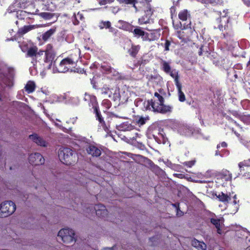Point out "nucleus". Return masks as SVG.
Returning <instances> with one entry per match:
<instances>
[{"mask_svg": "<svg viewBox=\"0 0 250 250\" xmlns=\"http://www.w3.org/2000/svg\"><path fill=\"white\" fill-rule=\"evenodd\" d=\"M216 197L220 202L230 208H233V211L236 212L239 209V200L237 201V196L234 193H225L223 192H219Z\"/></svg>", "mask_w": 250, "mask_h": 250, "instance_id": "obj_1", "label": "nucleus"}, {"mask_svg": "<svg viewBox=\"0 0 250 250\" xmlns=\"http://www.w3.org/2000/svg\"><path fill=\"white\" fill-rule=\"evenodd\" d=\"M145 108L146 110H152L161 114H166L171 113L173 109V106L170 105H166L164 103H158L156 101L153 100H148L146 103H145Z\"/></svg>", "mask_w": 250, "mask_h": 250, "instance_id": "obj_2", "label": "nucleus"}, {"mask_svg": "<svg viewBox=\"0 0 250 250\" xmlns=\"http://www.w3.org/2000/svg\"><path fill=\"white\" fill-rule=\"evenodd\" d=\"M75 66L76 65L74 63H72L69 59L65 58L62 59L58 64L56 65L55 69H54V71L59 73H65L70 69L71 71L82 74L84 72L83 69L76 68Z\"/></svg>", "mask_w": 250, "mask_h": 250, "instance_id": "obj_3", "label": "nucleus"}, {"mask_svg": "<svg viewBox=\"0 0 250 250\" xmlns=\"http://www.w3.org/2000/svg\"><path fill=\"white\" fill-rule=\"evenodd\" d=\"M58 157L60 160L66 165H71L75 162V156L71 149L62 147L59 149Z\"/></svg>", "mask_w": 250, "mask_h": 250, "instance_id": "obj_4", "label": "nucleus"}, {"mask_svg": "<svg viewBox=\"0 0 250 250\" xmlns=\"http://www.w3.org/2000/svg\"><path fill=\"white\" fill-rule=\"evenodd\" d=\"M56 57V52L53 48V46L51 43H48L46 45L45 49V57L44 62L45 63H49L48 69H50L53 66L56 68V61L55 59Z\"/></svg>", "mask_w": 250, "mask_h": 250, "instance_id": "obj_5", "label": "nucleus"}, {"mask_svg": "<svg viewBox=\"0 0 250 250\" xmlns=\"http://www.w3.org/2000/svg\"><path fill=\"white\" fill-rule=\"evenodd\" d=\"M219 17L215 20V24L217 26H214V28L219 29L220 31H223L224 29L227 30L229 22V17L228 16V10H224L223 13L218 12Z\"/></svg>", "mask_w": 250, "mask_h": 250, "instance_id": "obj_6", "label": "nucleus"}, {"mask_svg": "<svg viewBox=\"0 0 250 250\" xmlns=\"http://www.w3.org/2000/svg\"><path fill=\"white\" fill-rule=\"evenodd\" d=\"M74 235V230L69 229H62L58 233L59 238H61V240L66 246L75 242L76 239Z\"/></svg>", "mask_w": 250, "mask_h": 250, "instance_id": "obj_7", "label": "nucleus"}, {"mask_svg": "<svg viewBox=\"0 0 250 250\" xmlns=\"http://www.w3.org/2000/svg\"><path fill=\"white\" fill-rule=\"evenodd\" d=\"M16 209L15 204L11 201H6L0 204V218L7 217L12 214Z\"/></svg>", "mask_w": 250, "mask_h": 250, "instance_id": "obj_8", "label": "nucleus"}, {"mask_svg": "<svg viewBox=\"0 0 250 250\" xmlns=\"http://www.w3.org/2000/svg\"><path fill=\"white\" fill-rule=\"evenodd\" d=\"M173 24L174 28L176 30L181 29L176 32L177 37L181 40V42L184 43H186L188 41H190V36L189 33L187 31L188 29L184 28V25H183L181 21L177 24Z\"/></svg>", "mask_w": 250, "mask_h": 250, "instance_id": "obj_9", "label": "nucleus"}, {"mask_svg": "<svg viewBox=\"0 0 250 250\" xmlns=\"http://www.w3.org/2000/svg\"><path fill=\"white\" fill-rule=\"evenodd\" d=\"M178 18L182 22H186L183 24L184 28L191 29V15L190 11L187 9L181 10L178 13Z\"/></svg>", "mask_w": 250, "mask_h": 250, "instance_id": "obj_10", "label": "nucleus"}, {"mask_svg": "<svg viewBox=\"0 0 250 250\" xmlns=\"http://www.w3.org/2000/svg\"><path fill=\"white\" fill-rule=\"evenodd\" d=\"M7 74L3 73L0 74V78L2 75L3 78L2 81L6 86L8 87H12L13 85V80L15 76V70L14 68L9 67L7 68Z\"/></svg>", "mask_w": 250, "mask_h": 250, "instance_id": "obj_11", "label": "nucleus"}, {"mask_svg": "<svg viewBox=\"0 0 250 250\" xmlns=\"http://www.w3.org/2000/svg\"><path fill=\"white\" fill-rule=\"evenodd\" d=\"M29 162L32 165L40 166L44 163L45 159L40 153L35 152L31 154L28 157Z\"/></svg>", "mask_w": 250, "mask_h": 250, "instance_id": "obj_12", "label": "nucleus"}, {"mask_svg": "<svg viewBox=\"0 0 250 250\" xmlns=\"http://www.w3.org/2000/svg\"><path fill=\"white\" fill-rule=\"evenodd\" d=\"M29 138L38 146L42 147H47L48 142L45 141L42 137L40 136L36 133H34L29 136Z\"/></svg>", "mask_w": 250, "mask_h": 250, "instance_id": "obj_13", "label": "nucleus"}, {"mask_svg": "<svg viewBox=\"0 0 250 250\" xmlns=\"http://www.w3.org/2000/svg\"><path fill=\"white\" fill-rule=\"evenodd\" d=\"M85 149L87 153L93 157H98L101 156L102 153L101 149L92 144L87 145Z\"/></svg>", "mask_w": 250, "mask_h": 250, "instance_id": "obj_14", "label": "nucleus"}, {"mask_svg": "<svg viewBox=\"0 0 250 250\" xmlns=\"http://www.w3.org/2000/svg\"><path fill=\"white\" fill-rule=\"evenodd\" d=\"M84 100L87 103L89 106L92 107L93 110L99 107L97 98L95 96L85 93L84 97Z\"/></svg>", "mask_w": 250, "mask_h": 250, "instance_id": "obj_15", "label": "nucleus"}, {"mask_svg": "<svg viewBox=\"0 0 250 250\" xmlns=\"http://www.w3.org/2000/svg\"><path fill=\"white\" fill-rule=\"evenodd\" d=\"M94 210L97 216L100 218H105L108 214L107 210L105 206L99 204L94 207Z\"/></svg>", "mask_w": 250, "mask_h": 250, "instance_id": "obj_16", "label": "nucleus"}, {"mask_svg": "<svg viewBox=\"0 0 250 250\" xmlns=\"http://www.w3.org/2000/svg\"><path fill=\"white\" fill-rule=\"evenodd\" d=\"M81 51L80 49H75L71 51L70 54L66 57L68 59L76 65L79 59L80 58Z\"/></svg>", "mask_w": 250, "mask_h": 250, "instance_id": "obj_17", "label": "nucleus"}, {"mask_svg": "<svg viewBox=\"0 0 250 250\" xmlns=\"http://www.w3.org/2000/svg\"><path fill=\"white\" fill-rule=\"evenodd\" d=\"M116 27L128 32L132 31L134 28V26L129 22L121 20L117 21Z\"/></svg>", "mask_w": 250, "mask_h": 250, "instance_id": "obj_18", "label": "nucleus"}, {"mask_svg": "<svg viewBox=\"0 0 250 250\" xmlns=\"http://www.w3.org/2000/svg\"><path fill=\"white\" fill-rule=\"evenodd\" d=\"M130 32H132L135 37L139 38L141 37L143 41H146L148 38V33L145 32L144 30L141 29L140 27H137L135 29H133L132 31Z\"/></svg>", "mask_w": 250, "mask_h": 250, "instance_id": "obj_19", "label": "nucleus"}, {"mask_svg": "<svg viewBox=\"0 0 250 250\" xmlns=\"http://www.w3.org/2000/svg\"><path fill=\"white\" fill-rule=\"evenodd\" d=\"M39 2V4L42 6V10L44 11H53V6H51V0H35Z\"/></svg>", "mask_w": 250, "mask_h": 250, "instance_id": "obj_20", "label": "nucleus"}, {"mask_svg": "<svg viewBox=\"0 0 250 250\" xmlns=\"http://www.w3.org/2000/svg\"><path fill=\"white\" fill-rule=\"evenodd\" d=\"M37 27L36 25H24L19 29L17 32V35L19 37H22L26 33Z\"/></svg>", "mask_w": 250, "mask_h": 250, "instance_id": "obj_21", "label": "nucleus"}, {"mask_svg": "<svg viewBox=\"0 0 250 250\" xmlns=\"http://www.w3.org/2000/svg\"><path fill=\"white\" fill-rule=\"evenodd\" d=\"M191 244L198 250H207V245L203 241H200L196 238L191 240Z\"/></svg>", "mask_w": 250, "mask_h": 250, "instance_id": "obj_22", "label": "nucleus"}, {"mask_svg": "<svg viewBox=\"0 0 250 250\" xmlns=\"http://www.w3.org/2000/svg\"><path fill=\"white\" fill-rule=\"evenodd\" d=\"M217 176L220 178L227 182L231 181L232 178V174L227 169H223L221 172H219Z\"/></svg>", "mask_w": 250, "mask_h": 250, "instance_id": "obj_23", "label": "nucleus"}, {"mask_svg": "<svg viewBox=\"0 0 250 250\" xmlns=\"http://www.w3.org/2000/svg\"><path fill=\"white\" fill-rule=\"evenodd\" d=\"M141 47L139 45L132 44L131 47L127 50V53L133 58H136L138 53L140 50Z\"/></svg>", "mask_w": 250, "mask_h": 250, "instance_id": "obj_24", "label": "nucleus"}, {"mask_svg": "<svg viewBox=\"0 0 250 250\" xmlns=\"http://www.w3.org/2000/svg\"><path fill=\"white\" fill-rule=\"evenodd\" d=\"M57 28L53 27L42 34V39L44 42L47 41L56 32Z\"/></svg>", "mask_w": 250, "mask_h": 250, "instance_id": "obj_25", "label": "nucleus"}, {"mask_svg": "<svg viewBox=\"0 0 250 250\" xmlns=\"http://www.w3.org/2000/svg\"><path fill=\"white\" fill-rule=\"evenodd\" d=\"M135 126L128 122H125L118 126V129L122 131H130L135 128Z\"/></svg>", "mask_w": 250, "mask_h": 250, "instance_id": "obj_26", "label": "nucleus"}, {"mask_svg": "<svg viewBox=\"0 0 250 250\" xmlns=\"http://www.w3.org/2000/svg\"><path fill=\"white\" fill-rule=\"evenodd\" d=\"M99 27L100 29H108L111 32H114L115 30V29L111 26V23L109 21H101L99 22Z\"/></svg>", "mask_w": 250, "mask_h": 250, "instance_id": "obj_27", "label": "nucleus"}, {"mask_svg": "<svg viewBox=\"0 0 250 250\" xmlns=\"http://www.w3.org/2000/svg\"><path fill=\"white\" fill-rule=\"evenodd\" d=\"M38 50V48L37 46H32L28 48L26 56L28 57H31L32 58H34L37 56V51Z\"/></svg>", "mask_w": 250, "mask_h": 250, "instance_id": "obj_28", "label": "nucleus"}, {"mask_svg": "<svg viewBox=\"0 0 250 250\" xmlns=\"http://www.w3.org/2000/svg\"><path fill=\"white\" fill-rule=\"evenodd\" d=\"M149 120L148 116L144 117L140 116H137L134 119V123L139 126L145 125L147 121Z\"/></svg>", "mask_w": 250, "mask_h": 250, "instance_id": "obj_29", "label": "nucleus"}, {"mask_svg": "<svg viewBox=\"0 0 250 250\" xmlns=\"http://www.w3.org/2000/svg\"><path fill=\"white\" fill-rule=\"evenodd\" d=\"M144 5L145 6L144 9L145 15L149 16L151 18L154 13V10L152 7L150 3L145 4Z\"/></svg>", "mask_w": 250, "mask_h": 250, "instance_id": "obj_30", "label": "nucleus"}, {"mask_svg": "<svg viewBox=\"0 0 250 250\" xmlns=\"http://www.w3.org/2000/svg\"><path fill=\"white\" fill-rule=\"evenodd\" d=\"M210 222L213 225L215 226V228L217 229V232L219 234H222V230L221 229V224H220V219H215V218H211Z\"/></svg>", "mask_w": 250, "mask_h": 250, "instance_id": "obj_31", "label": "nucleus"}, {"mask_svg": "<svg viewBox=\"0 0 250 250\" xmlns=\"http://www.w3.org/2000/svg\"><path fill=\"white\" fill-rule=\"evenodd\" d=\"M240 171L245 170L246 168L250 167V159L245 160L238 164Z\"/></svg>", "mask_w": 250, "mask_h": 250, "instance_id": "obj_32", "label": "nucleus"}, {"mask_svg": "<svg viewBox=\"0 0 250 250\" xmlns=\"http://www.w3.org/2000/svg\"><path fill=\"white\" fill-rule=\"evenodd\" d=\"M24 88L28 93H31L35 91L36 85L34 82L29 81L27 82Z\"/></svg>", "mask_w": 250, "mask_h": 250, "instance_id": "obj_33", "label": "nucleus"}, {"mask_svg": "<svg viewBox=\"0 0 250 250\" xmlns=\"http://www.w3.org/2000/svg\"><path fill=\"white\" fill-rule=\"evenodd\" d=\"M151 21H152L151 18L145 14L138 19V23L140 25L150 23Z\"/></svg>", "mask_w": 250, "mask_h": 250, "instance_id": "obj_34", "label": "nucleus"}, {"mask_svg": "<svg viewBox=\"0 0 250 250\" xmlns=\"http://www.w3.org/2000/svg\"><path fill=\"white\" fill-rule=\"evenodd\" d=\"M170 76L174 79L175 84L176 85L181 84L179 81V76L178 72L176 70H170L169 73Z\"/></svg>", "mask_w": 250, "mask_h": 250, "instance_id": "obj_35", "label": "nucleus"}, {"mask_svg": "<svg viewBox=\"0 0 250 250\" xmlns=\"http://www.w3.org/2000/svg\"><path fill=\"white\" fill-rule=\"evenodd\" d=\"M178 90V95L179 101L181 102H184L186 100V97L185 94L182 90V84L176 85Z\"/></svg>", "mask_w": 250, "mask_h": 250, "instance_id": "obj_36", "label": "nucleus"}, {"mask_svg": "<svg viewBox=\"0 0 250 250\" xmlns=\"http://www.w3.org/2000/svg\"><path fill=\"white\" fill-rule=\"evenodd\" d=\"M158 91L159 93L156 92L154 93V97L157 99V100H155L154 101H156V102H158V103H164V98L161 95V94H162L163 93H164V90L161 88L159 89Z\"/></svg>", "mask_w": 250, "mask_h": 250, "instance_id": "obj_37", "label": "nucleus"}, {"mask_svg": "<svg viewBox=\"0 0 250 250\" xmlns=\"http://www.w3.org/2000/svg\"><path fill=\"white\" fill-rule=\"evenodd\" d=\"M119 1L121 3L132 5V6L135 9L136 11L138 10L136 5L138 4L137 0H119Z\"/></svg>", "mask_w": 250, "mask_h": 250, "instance_id": "obj_38", "label": "nucleus"}, {"mask_svg": "<svg viewBox=\"0 0 250 250\" xmlns=\"http://www.w3.org/2000/svg\"><path fill=\"white\" fill-rule=\"evenodd\" d=\"M106 120H104V119L101 121L98 124V126L100 127H102L103 130H104L106 132H108L110 131L109 130V125L108 124H107Z\"/></svg>", "mask_w": 250, "mask_h": 250, "instance_id": "obj_39", "label": "nucleus"}, {"mask_svg": "<svg viewBox=\"0 0 250 250\" xmlns=\"http://www.w3.org/2000/svg\"><path fill=\"white\" fill-rule=\"evenodd\" d=\"M93 112L95 114L96 119L98 121L99 123L104 119L102 115L99 107L94 109Z\"/></svg>", "mask_w": 250, "mask_h": 250, "instance_id": "obj_40", "label": "nucleus"}, {"mask_svg": "<svg viewBox=\"0 0 250 250\" xmlns=\"http://www.w3.org/2000/svg\"><path fill=\"white\" fill-rule=\"evenodd\" d=\"M162 70L166 73H170L171 67L168 62L163 61L162 62Z\"/></svg>", "mask_w": 250, "mask_h": 250, "instance_id": "obj_41", "label": "nucleus"}, {"mask_svg": "<svg viewBox=\"0 0 250 250\" xmlns=\"http://www.w3.org/2000/svg\"><path fill=\"white\" fill-rule=\"evenodd\" d=\"M101 68L103 71H104L106 73H110L112 72V67L105 63H104L101 65Z\"/></svg>", "mask_w": 250, "mask_h": 250, "instance_id": "obj_42", "label": "nucleus"}, {"mask_svg": "<svg viewBox=\"0 0 250 250\" xmlns=\"http://www.w3.org/2000/svg\"><path fill=\"white\" fill-rule=\"evenodd\" d=\"M217 150L215 152V155L216 156H220L221 157H223L224 156V154L223 153V151H224L225 153H226V154H229V151H227L225 149H220V145H218L217 146Z\"/></svg>", "mask_w": 250, "mask_h": 250, "instance_id": "obj_43", "label": "nucleus"}, {"mask_svg": "<svg viewBox=\"0 0 250 250\" xmlns=\"http://www.w3.org/2000/svg\"><path fill=\"white\" fill-rule=\"evenodd\" d=\"M222 35L224 39L230 40L233 36L234 33L231 30H229L223 33Z\"/></svg>", "mask_w": 250, "mask_h": 250, "instance_id": "obj_44", "label": "nucleus"}, {"mask_svg": "<svg viewBox=\"0 0 250 250\" xmlns=\"http://www.w3.org/2000/svg\"><path fill=\"white\" fill-rule=\"evenodd\" d=\"M102 105L106 109H108L111 106V103L108 99H104L102 101Z\"/></svg>", "mask_w": 250, "mask_h": 250, "instance_id": "obj_45", "label": "nucleus"}, {"mask_svg": "<svg viewBox=\"0 0 250 250\" xmlns=\"http://www.w3.org/2000/svg\"><path fill=\"white\" fill-rule=\"evenodd\" d=\"M147 38L148 39L146 41H153L156 40L158 39L159 36H157L155 33H151L150 34L148 33Z\"/></svg>", "mask_w": 250, "mask_h": 250, "instance_id": "obj_46", "label": "nucleus"}, {"mask_svg": "<svg viewBox=\"0 0 250 250\" xmlns=\"http://www.w3.org/2000/svg\"><path fill=\"white\" fill-rule=\"evenodd\" d=\"M171 18L173 19L174 17H176V9L174 6H172L170 8Z\"/></svg>", "mask_w": 250, "mask_h": 250, "instance_id": "obj_47", "label": "nucleus"}, {"mask_svg": "<svg viewBox=\"0 0 250 250\" xmlns=\"http://www.w3.org/2000/svg\"><path fill=\"white\" fill-rule=\"evenodd\" d=\"M113 117H117V116H115L114 115H113V116H110L106 118V121L107 122L106 123L107 124H108V125H109V130L110 129V126L113 122Z\"/></svg>", "mask_w": 250, "mask_h": 250, "instance_id": "obj_48", "label": "nucleus"}, {"mask_svg": "<svg viewBox=\"0 0 250 250\" xmlns=\"http://www.w3.org/2000/svg\"><path fill=\"white\" fill-rule=\"evenodd\" d=\"M114 1V0H100L99 1V4L101 5H104L106 4H110Z\"/></svg>", "mask_w": 250, "mask_h": 250, "instance_id": "obj_49", "label": "nucleus"}, {"mask_svg": "<svg viewBox=\"0 0 250 250\" xmlns=\"http://www.w3.org/2000/svg\"><path fill=\"white\" fill-rule=\"evenodd\" d=\"M38 15H40L42 18L46 19H50L51 17V14L49 13L42 12L40 14H39Z\"/></svg>", "mask_w": 250, "mask_h": 250, "instance_id": "obj_50", "label": "nucleus"}, {"mask_svg": "<svg viewBox=\"0 0 250 250\" xmlns=\"http://www.w3.org/2000/svg\"><path fill=\"white\" fill-rule=\"evenodd\" d=\"M195 161L192 160V161L185 162L184 163V165L187 166V167H191L195 164Z\"/></svg>", "mask_w": 250, "mask_h": 250, "instance_id": "obj_51", "label": "nucleus"}, {"mask_svg": "<svg viewBox=\"0 0 250 250\" xmlns=\"http://www.w3.org/2000/svg\"><path fill=\"white\" fill-rule=\"evenodd\" d=\"M39 10L38 9H33V10H27L26 11H24L28 14H32V15H38L39 14L38 12Z\"/></svg>", "mask_w": 250, "mask_h": 250, "instance_id": "obj_52", "label": "nucleus"}, {"mask_svg": "<svg viewBox=\"0 0 250 250\" xmlns=\"http://www.w3.org/2000/svg\"><path fill=\"white\" fill-rule=\"evenodd\" d=\"M170 45V42L167 40L166 41L165 43V50L168 51L169 50V47Z\"/></svg>", "mask_w": 250, "mask_h": 250, "instance_id": "obj_53", "label": "nucleus"}, {"mask_svg": "<svg viewBox=\"0 0 250 250\" xmlns=\"http://www.w3.org/2000/svg\"><path fill=\"white\" fill-rule=\"evenodd\" d=\"M177 210V215L178 216H182L184 215V212L180 209L179 207L178 206Z\"/></svg>", "mask_w": 250, "mask_h": 250, "instance_id": "obj_54", "label": "nucleus"}, {"mask_svg": "<svg viewBox=\"0 0 250 250\" xmlns=\"http://www.w3.org/2000/svg\"><path fill=\"white\" fill-rule=\"evenodd\" d=\"M130 155H133L135 157H138V158H141L142 159H148L147 158L145 157H144L141 155H139V154H132V153H128V156H129Z\"/></svg>", "mask_w": 250, "mask_h": 250, "instance_id": "obj_55", "label": "nucleus"}, {"mask_svg": "<svg viewBox=\"0 0 250 250\" xmlns=\"http://www.w3.org/2000/svg\"><path fill=\"white\" fill-rule=\"evenodd\" d=\"M138 0V3L139 2L143 3V5L145 4H147L148 3H150L151 1V0Z\"/></svg>", "mask_w": 250, "mask_h": 250, "instance_id": "obj_56", "label": "nucleus"}, {"mask_svg": "<svg viewBox=\"0 0 250 250\" xmlns=\"http://www.w3.org/2000/svg\"><path fill=\"white\" fill-rule=\"evenodd\" d=\"M243 144L248 149L250 152V141H245L243 142Z\"/></svg>", "mask_w": 250, "mask_h": 250, "instance_id": "obj_57", "label": "nucleus"}, {"mask_svg": "<svg viewBox=\"0 0 250 250\" xmlns=\"http://www.w3.org/2000/svg\"><path fill=\"white\" fill-rule=\"evenodd\" d=\"M112 12L114 13H116L119 10V8L118 7H111Z\"/></svg>", "mask_w": 250, "mask_h": 250, "instance_id": "obj_58", "label": "nucleus"}, {"mask_svg": "<svg viewBox=\"0 0 250 250\" xmlns=\"http://www.w3.org/2000/svg\"><path fill=\"white\" fill-rule=\"evenodd\" d=\"M244 3L248 7H250V0H242Z\"/></svg>", "mask_w": 250, "mask_h": 250, "instance_id": "obj_59", "label": "nucleus"}, {"mask_svg": "<svg viewBox=\"0 0 250 250\" xmlns=\"http://www.w3.org/2000/svg\"><path fill=\"white\" fill-rule=\"evenodd\" d=\"M219 145H220V148L222 147L223 149L227 146V144L225 142H223Z\"/></svg>", "mask_w": 250, "mask_h": 250, "instance_id": "obj_60", "label": "nucleus"}, {"mask_svg": "<svg viewBox=\"0 0 250 250\" xmlns=\"http://www.w3.org/2000/svg\"><path fill=\"white\" fill-rule=\"evenodd\" d=\"M226 118L228 120H230L231 122L233 123L234 124H235L236 125H238V124H237L236 122L234 120H233L231 117H229V116H227L226 117Z\"/></svg>", "mask_w": 250, "mask_h": 250, "instance_id": "obj_61", "label": "nucleus"}, {"mask_svg": "<svg viewBox=\"0 0 250 250\" xmlns=\"http://www.w3.org/2000/svg\"><path fill=\"white\" fill-rule=\"evenodd\" d=\"M44 53H45V50L43 51V50H40L39 51L38 50L37 51V56H42L43 54Z\"/></svg>", "mask_w": 250, "mask_h": 250, "instance_id": "obj_62", "label": "nucleus"}, {"mask_svg": "<svg viewBox=\"0 0 250 250\" xmlns=\"http://www.w3.org/2000/svg\"><path fill=\"white\" fill-rule=\"evenodd\" d=\"M139 147L141 149L143 150L145 148V146L144 145L142 144V143L139 144Z\"/></svg>", "mask_w": 250, "mask_h": 250, "instance_id": "obj_63", "label": "nucleus"}, {"mask_svg": "<svg viewBox=\"0 0 250 250\" xmlns=\"http://www.w3.org/2000/svg\"><path fill=\"white\" fill-rule=\"evenodd\" d=\"M232 114L236 117H239L240 116L236 111H233L232 112Z\"/></svg>", "mask_w": 250, "mask_h": 250, "instance_id": "obj_64", "label": "nucleus"}]
</instances>
